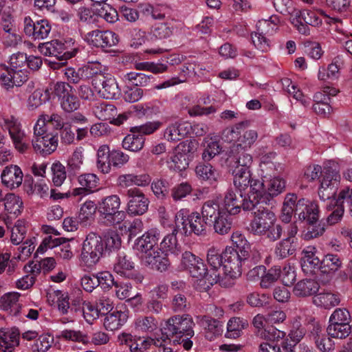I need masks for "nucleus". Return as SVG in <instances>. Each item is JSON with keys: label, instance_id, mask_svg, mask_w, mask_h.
<instances>
[{"label": "nucleus", "instance_id": "13d9d810", "mask_svg": "<svg viewBox=\"0 0 352 352\" xmlns=\"http://www.w3.org/2000/svg\"><path fill=\"white\" fill-rule=\"evenodd\" d=\"M150 32L156 39H166L173 34V28L168 23H157L152 26Z\"/></svg>", "mask_w": 352, "mask_h": 352}, {"label": "nucleus", "instance_id": "20e7f679", "mask_svg": "<svg viewBox=\"0 0 352 352\" xmlns=\"http://www.w3.org/2000/svg\"><path fill=\"white\" fill-rule=\"evenodd\" d=\"M201 217L197 212H190L194 234H202L208 223L212 224L214 231L219 234H226L230 230V221L220 210L217 200H208L204 202L201 210Z\"/></svg>", "mask_w": 352, "mask_h": 352}, {"label": "nucleus", "instance_id": "c03bdc74", "mask_svg": "<svg viewBox=\"0 0 352 352\" xmlns=\"http://www.w3.org/2000/svg\"><path fill=\"white\" fill-rule=\"evenodd\" d=\"M144 138L138 132L133 131L132 127L130 133L124 137L122 140V147L132 152H138L144 146Z\"/></svg>", "mask_w": 352, "mask_h": 352}, {"label": "nucleus", "instance_id": "37998d69", "mask_svg": "<svg viewBox=\"0 0 352 352\" xmlns=\"http://www.w3.org/2000/svg\"><path fill=\"white\" fill-rule=\"evenodd\" d=\"M134 329L139 332L150 333L158 328L157 320L151 316H140L133 322Z\"/></svg>", "mask_w": 352, "mask_h": 352}, {"label": "nucleus", "instance_id": "412c9836", "mask_svg": "<svg viewBox=\"0 0 352 352\" xmlns=\"http://www.w3.org/2000/svg\"><path fill=\"white\" fill-rule=\"evenodd\" d=\"M126 212L130 216L142 215L146 212L149 200L139 188L129 189L126 191Z\"/></svg>", "mask_w": 352, "mask_h": 352}, {"label": "nucleus", "instance_id": "1a4fd4ad", "mask_svg": "<svg viewBox=\"0 0 352 352\" xmlns=\"http://www.w3.org/2000/svg\"><path fill=\"white\" fill-rule=\"evenodd\" d=\"M263 182L258 179L252 180L248 188L254 193L252 201L245 204V208H252L261 203L266 204L270 197H276L285 188V180L279 176L267 178Z\"/></svg>", "mask_w": 352, "mask_h": 352}, {"label": "nucleus", "instance_id": "a18cd8bd", "mask_svg": "<svg viewBox=\"0 0 352 352\" xmlns=\"http://www.w3.org/2000/svg\"><path fill=\"white\" fill-rule=\"evenodd\" d=\"M318 290V284L311 279H304L298 281L293 289L295 296L306 297L313 295Z\"/></svg>", "mask_w": 352, "mask_h": 352}, {"label": "nucleus", "instance_id": "a211bd4d", "mask_svg": "<svg viewBox=\"0 0 352 352\" xmlns=\"http://www.w3.org/2000/svg\"><path fill=\"white\" fill-rule=\"evenodd\" d=\"M0 125L3 130L8 131L15 148L20 153H24L28 148V143L19 120L12 116H5L1 118Z\"/></svg>", "mask_w": 352, "mask_h": 352}, {"label": "nucleus", "instance_id": "0e129e2a", "mask_svg": "<svg viewBox=\"0 0 352 352\" xmlns=\"http://www.w3.org/2000/svg\"><path fill=\"white\" fill-rule=\"evenodd\" d=\"M52 181L54 186H60L67 177L65 167L60 162H54L50 168Z\"/></svg>", "mask_w": 352, "mask_h": 352}, {"label": "nucleus", "instance_id": "473e14b6", "mask_svg": "<svg viewBox=\"0 0 352 352\" xmlns=\"http://www.w3.org/2000/svg\"><path fill=\"white\" fill-rule=\"evenodd\" d=\"M301 267L306 274H312L316 270L320 269L321 261L316 256V249L313 246H308L302 251Z\"/></svg>", "mask_w": 352, "mask_h": 352}, {"label": "nucleus", "instance_id": "ddd939ff", "mask_svg": "<svg viewBox=\"0 0 352 352\" xmlns=\"http://www.w3.org/2000/svg\"><path fill=\"white\" fill-rule=\"evenodd\" d=\"M96 167L104 174L109 173L111 166L120 168L129 161V156L120 150H110L107 144L100 146L96 153Z\"/></svg>", "mask_w": 352, "mask_h": 352}, {"label": "nucleus", "instance_id": "2eb2a0df", "mask_svg": "<svg viewBox=\"0 0 352 352\" xmlns=\"http://www.w3.org/2000/svg\"><path fill=\"white\" fill-rule=\"evenodd\" d=\"M193 321L189 315L175 316L170 318L162 328V339L165 340L170 336H192Z\"/></svg>", "mask_w": 352, "mask_h": 352}, {"label": "nucleus", "instance_id": "5701e85b", "mask_svg": "<svg viewBox=\"0 0 352 352\" xmlns=\"http://www.w3.org/2000/svg\"><path fill=\"white\" fill-rule=\"evenodd\" d=\"M85 41L90 45L97 47H111L118 43V35L111 31L95 30L84 36Z\"/></svg>", "mask_w": 352, "mask_h": 352}, {"label": "nucleus", "instance_id": "9d476101", "mask_svg": "<svg viewBox=\"0 0 352 352\" xmlns=\"http://www.w3.org/2000/svg\"><path fill=\"white\" fill-rule=\"evenodd\" d=\"M104 252L101 236L89 233L82 243L78 262L85 270H92L102 258Z\"/></svg>", "mask_w": 352, "mask_h": 352}, {"label": "nucleus", "instance_id": "c9c22d12", "mask_svg": "<svg viewBox=\"0 0 352 352\" xmlns=\"http://www.w3.org/2000/svg\"><path fill=\"white\" fill-rule=\"evenodd\" d=\"M35 124L47 130L50 128L60 130L65 125L63 118L57 113H41Z\"/></svg>", "mask_w": 352, "mask_h": 352}, {"label": "nucleus", "instance_id": "cd10ccee", "mask_svg": "<svg viewBox=\"0 0 352 352\" xmlns=\"http://www.w3.org/2000/svg\"><path fill=\"white\" fill-rule=\"evenodd\" d=\"M1 179L6 187L13 190L22 184L23 173L19 166L11 164L4 168L1 174Z\"/></svg>", "mask_w": 352, "mask_h": 352}, {"label": "nucleus", "instance_id": "f3484780", "mask_svg": "<svg viewBox=\"0 0 352 352\" xmlns=\"http://www.w3.org/2000/svg\"><path fill=\"white\" fill-rule=\"evenodd\" d=\"M74 42L72 38L63 42L52 40L39 44L38 49L44 56H54L60 60H67L76 54V47H73Z\"/></svg>", "mask_w": 352, "mask_h": 352}, {"label": "nucleus", "instance_id": "f257e3e1", "mask_svg": "<svg viewBox=\"0 0 352 352\" xmlns=\"http://www.w3.org/2000/svg\"><path fill=\"white\" fill-rule=\"evenodd\" d=\"M207 262L212 271L220 273L217 283L227 287L233 280L241 276L243 266L248 258V252H236L232 246H227L223 252L217 247H211L207 252Z\"/></svg>", "mask_w": 352, "mask_h": 352}, {"label": "nucleus", "instance_id": "864d4df0", "mask_svg": "<svg viewBox=\"0 0 352 352\" xmlns=\"http://www.w3.org/2000/svg\"><path fill=\"white\" fill-rule=\"evenodd\" d=\"M320 270L322 273L333 274L342 267V262L337 255L327 254L321 263Z\"/></svg>", "mask_w": 352, "mask_h": 352}, {"label": "nucleus", "instance_id": "774afa93", "mask_svg": "<svg viewBox=\"0 0 352 352\" xmlns=\"http://www.w3.org/2000/svg\"><path fill=\"white\" fill-rule=\"evenodd\" d=\"M57 337L67 341L85 343L87 341V336L79 330L64 329L60 331Z\"/></svg>", "mask_w": 352, "mask_h": 352}, {"label": "nucleus", "instance_id": "58836bf2", "mask_svg": "<svg viewBox=\"0 0 352 352\" xmlns=\"http://www.w3.org/2000/svg\"><path fill=\"white\" fill-rule=\"evenodd\" d=\"M201 145L203 147L201 157L205 162H210L219 155L222 150L219 142L216 138L210 136L205 137Z\"/></svg>", "mask_w": 352, "mask_h": 352}, {"label": "nucleus", "instance_id": "09e8293b", "mask_svg": "<svg viewBox=\"0 0 352 352\" xmlns=\"http://www.w3.org/2000/svg\"><path fill=\"white\" fill-rule=\"evenodd\" d=\"M50 100V92L47 89H36L28 97L26 102L29 110H35Z\"/></svg>", "mask_w": 352, "mask_h": 352}, {"label": "nucleus", "instance_id": "6e6552de", "mask_svg": "<svg viewBox=\"0 0 352 352\" xmlns=\"http://www.w3.org/2000/svg\"><path fill=\"white\" fill-rule=\"evenodd\" d=\"M254 217L250 221L248 230L255 235L264 236L270 241L278 239L282 233L281 226L276 224L274 213L261 206H256Z\"/></svg>", "mask_w": 352, "mask_h": 352}, {"label": "nucleus", "instance_id": "49530a36", "mask_svg": "<svg viewBox=\"0 0 352 352\" xmlns=\"http://www.w3.org/2000/svg\"><path fill=\"white\" fill-rule=\"evenodd\" d=\"M159 252L165 255H177L180 252L176 234L174 232L166 234L160 244Z\"/></svg>", "mask_w": 352, "mask_h": 352}, {"label": "nucleus", "instance_id": "b1692460", "mask_svg": "<svg viewBox=\"0 0 352 352\" xmlns=\"http://www.w3.org/2000/svg\"><path fill=\"white\" fill-rule=\"evenodd\" d=\"M24 32L27 36L34 40H43L49 36L52 26L46 19L34 22L30 18L25 19Z\"/></svg>", "mask_w": 352, "mask_h": 352}, {"label": "nucleus", "instance_id": "dca6fc26", "mask_svg": "<svg viewBox=\"0 0 352 352\" xmlns=\"http://www.w3.org/2000/svg\"><path fill=\"white\" fill-rule=\"evenodd\" d=\"M34 151L43 155L54 152L58 144V136L47 129L37 124L34 126V136L32 141Z\"/></svg>", "mask_w": 352, "mask_h": 352}, {"label": "nucleus", "instance_id": "e433bc0d", "mask_svg": "<svg viewBox=\"0 0 352 352\" xmlns=\"http://www.w3.org/2000/svg\"><path fill=\"white\" fill-rule=\"evenodd\" d=\"M197 321L205 329L206 337L209 340L214 339L222 332V324L217 320L208 316H199Z\"/></svg>", "mask_w": 352, "mask_h": 352}, {"label": "nucleus", "instance_id": "69168bd1", "mask_svg": "<svg viewBox=\"0 0 352 352\" xmlns=\"http://www.w3.org/2000/svg\"><path fill=\"white\" fill-rule=\"evenodd\" d=\"M98 210V204L94 201L87 200L83 203L80 208L78 219L81 223H85L92 219Z\"/></svg>", "mask_w": 352, "mask_h": 352}, {"label": "nucleus", "instance_id": "a19ab883", "mask_svg": "<svg viewBox=\"0 0 352 352\" xmlns=\"http://www.w3.org/2000/svg\"><path fill=\"white\" fill-rule=\"evenodd\" d=\"M247 320L240 317L231 318L227 323V331L225 336L228 338L236 339L239 338L243 331L248 327Z\"/></svg>", "mask_w": 352, "mask_h": 352}, {"label": "nucleus", "instance_id": "603ef678", "mask_svg": "<svg viewBox=\"0 0 352 352\" xmlns=\"http://www.w3.org/2000/svg\"><path fill=\"white\" fill-rule=\"evenodd\" d=\"M311 335L317 348L320 351L329 352L333 349V342L329 337L321 333V330L319 327L314 328Z\"/></svg>", "mask_w": 352, "mask_h": 352}, {"label": "nucleus", "instance_id": "338daca9", "mask_svg": "<svg viewBox=\"0 0 352 352\" xmlns=\"http://www.w3.org/2000/svg\"><path fill=\"white\" fill-rule=\"evenodd\" d=\"M278 278L285 286H291L296 279V272L293 266L285 265L282 269L278 267Z\"/></svg>", "mask_w": 352, "mask_h": 352}, {"label": "nucleus", "instance_id": "f704fd0d", "mask_svg": "<svg viewBox=\"0 0 352 352\" xmlns=\"http://www.w3.org/2000/svg\"><path fill=\"white\" fill-rule=\"evenodd\" d=\"M20 296L21 294L16 292L5 294L0 298V308L12 315H19L21 309L19 303Z\"/></svg>", "mask_w": 352, "mask_h": 352}, {"label": "nucleus", "instance_id": "bb28decb", "mask_svg": "<svg viewBox=\"0 0 352 352\" xmlns=\"http://www.w3.org/2000/svg\"><path fill=\"white\" fill-rule=\"evenodd\" d=\"M20 333L14 327L0 329V352H13L19 345Z\"/></svg>", "mask_w": 352, "mask_h": 352}, {"label": "nucleus", "instance_id": "423d86ee", "mask_svg": "<svg viewBox=\"0 0 352 352\" xmlns=\"http://www.w3.org/2000/svg\"><path fill=\"white\" fill-rule=\"evenodd\" d=\"M181 264L188 270L192 278L194 287L199 291H206L211 285L216 284L220 279V273L216 274L212 267L208 272L204 261L191 253L185 252L182 254Z\"/></svg>", "mask_w": 352, "mask_h": 352}, {"label": "nucleus", "instance_id": "bf43d9fd", "mask_svg": "<svg viewBox=\"0 0 352 352\" xmlns=\"http://www.w3.org/2000/svg\"><path fill=\"white\" fill-rule=\"evenodd\" d=\"M26 222L23 219L17 220L11 230L10 241L13 245L20 244L26 234Z\"/></svg>", "mask_w": 352, "mask_h": 352}, {"label": "nucleus", "instance_id": "4468645a", "mask_svg": "<svg viewBox=\"0 0 352 352\" xmlns=\"http://www.w3.org/2000/svg\"><path fill=\"white\" fill-rule=\"evenodd\" d=\"M223 137L226 142L234 144L232 148L246 151L257 140L258 133L256 130L248 129L243 123H240L224 130Z\"/></svg>", "mask_w": 352, "mask_h": 352}, {"label": "nucleus", "instance_id": "c756f323", "mask_svg": "<svg viewBox=\"0 0 352 352\" xmlns=\"http://www.w3.org/2000/svg\"><path fill=\"white\" fill-rule=\"evenodd\" d=\"M1 200L3 201L4 210L8 217L16 218L22 214L24 205L20 196L14 193H8Z\"/></svg>", "mask_w": 352, "mask_h": 352}, {"label": "nucleus", "instance_id": "72a5a7b5", "mask_svg": "<svg viewBox=\"0 0 352 352\" xmlns=\"http://www.w3.org/2000/svg\"><path fill=\"white\" fill-rule=\"evenodd\" d=\"M197 177L209 184L217 183L220 178V173L210 164L199 163L195 169Z\"/></svg>", "mask_w": 352, "mask_h": 352}, {"label": "nucleus", "instance_id": "f8f14e48", "mask_svg": "<svg viewBox=\"0 0 352 352\" xmlns=\"http://www.w3.org/2000/svg\"><path fill=\"white\" fill-rule=\"evenodd\" d=\"M121 199L118 195L102 198L98 203V211L105 222L110 226H118L124 221L126 212L120 210Z\"/></svg>", "mask_w": 352, "mask_h": 352}, {"label": "nucleus", "instance_id": "79ce46f5", "mask_svg": "<svg viewBox=\"0 0 352 352\" xmlns=\"http://www.w3.org/2000/svg\"><path fill=\"white\" fill-rule=\"evenodd\" d=\"M135 263L124 252H120L115 261L113 270L120 276H129L134 269Z\"/></svg>", "mask_w": 352, "mask_h": 352}, {"label": "nucleus", "instance_id": "8fccbe9b", "mask_svg": "<svg viewBox=\"0 0 352 352\" xmlns=\"http://www.w3.org/2000/svg\"><path fill=\"white\" fill-rule=\"evenodd\" d=\"M297 247V239L296 238L287 237L278 243L275 254L280 258H283L289 255L293 254Z\"/></svg>", "mask_w": 352, "mask_h": 352}, {"label": "nucleus", "instance_id": "f03ea898", "mask_svg": "<svg viewBox=\"0 0 352 352\" xmlns=\"http://www.w3.org/2000/svg\"><path fill=\"white\" fill-rule=\"evenodd\" d=\"M160 236L161 232L158 228H150L135 240L133 249L143 265L163 272L167 269L169 262L159 252Z\"/></svg>", "mask_w": 352, "mask_h": 352}, {"label": "nucleus", "instance_id": "4d7b16f0", "mask_svg": "<svg viewBox=\"0 0 352 352\" xmlns=\"http://www.w3.org/2000/svg\"><path fill=\"white\" fill-rule=\"evenodd\" d=\"M119 226L120 231L122 233L128 234L130 239L140 234L144 229V223L140 219H135L129 222L125 221Z\"/></svg>", "mask_w": 352, "mask_h": 352}, {"label": "nucleus", "instance_id": "0eeeda50", "mask_svg": "<svg viewBox=\"0 0 352 352\" xmlns=\"http://www.w3.org/2000/svg\"><path fill=\"white\" fill-rule=\"evenodd\" d=\"M238 149L231 148L226 159L227 166L233 176L234 186L240 190L248 188L254 179L252 178L250 167L253 163L251 154L237 152Z\"/></svg>", "mask_w": 352, "mask_h": 352}, {"label": "nucleus", "instance_id": "e2e57ef3", "mask_svg": "<svg viewBox=\"0 0 352 352\" xmlns=\"http://www.w3.org/2000/svg\"><path fill=\"white\" fill-rule=\"evenodd\" d=\"M102 238L104 252L112 251L118 249L121 245V239L118 233L114 231L107 232Z\"/></svg>", "mask_w": 352, "mask_h": 352}, {"label": "nucleus", "instance_id": "c85d7f7f", "mask_svg": "<svg viewBox=\"0 0 352 352\" xmlns=\"http://www.w3.org/2000/svg\"><path fill=\"white\" fill-rule=\"evenodd\" d=\"M189 210L180 209L175 216V230L177 233L184 236H189L194 233L193 223Z\"/></svg>", "mask_w": 352, "mask_h": 352}, {"label": "nucleus", "instance_id": "9b49d317", "mask_svg": "<svg viewBox=\"0 0 352 352\" xmlns=\"http://www.w3.org/2000/svg\"><path fill=\"white\" fill-rule=\"evenodd\" d=\"M239 190L240 193H237L232 189L228 190L225 193L222 207L220 206V210L225 214L226 218L230 221V228L232 226L231 215L239 214L241 208L244 210H251L254 209L256 206L254 205L252 208H246L245 204L252 201L254 193L251 192L250 188Z\"/></svg>", "mask_w": 352, "mask_h": 352}, {"label": "nucleus", "instance_id": "4be33fe9", "mask_svg": "<svg viewBox=\"0 0 352 352\" xmlns=\"http://www.w3.org/2000/svg\"><path fill=\"white\" fill-rule=\"evenodd\" d=\"M120 345H126L131 352H144L153 345L157 344L155 339L150 336H140L122 332L118 336Z\"/></svg>", "mask_w": 352, "mask_h": 352}, {"label": "nucleus", "instance_id": "ea45409f", "mask_svg": "<svg viewBox=\"0 0 352 352\" xmlns=\"http://www.w3.org/2000/svg\"><path fill=\"white\" fill-rule=\"evenodd\" d=\"M102 82V89L98 94L103 98L111 100L117 98L120 94L118 82L114 77H104Z\"/></svg>", "mask_w": 352, "mask_h": 352}, {"label": "nucleus", "instance_id": "6ab92c4d", "mask_svg": "<svg viewBox=\"0 0 352 352\" xmlns=\"http://www.w3.org/2000/svg\"><path fill=\"white\" fill-rule=\"evenodd\" d=\"M54 89L63 111L71 113L79 109L80 106V100L76 96L75 90L68 83L57 82Z\"/></svg>", "mask_w": 352, "mask_h": 352}, {"label": "nucleus", "instance_id": "393cba45", "mask_svg": "<svg viewBox=\"0 0 352 352\" xmlns=\"http://www.w3.org/2000/svg\"><path fill=\"white\" fill-rule=\"evenodd\" d=\"M296 214L300 220L306 221L312 224L319 218L318 206L314 201L304 198L300 199L296 204Z\"/></svg>", "mask_w": 352, "mask_h": 352}, {"label": "nucleus", "instance_id": "4c0bfd02", "mask_svg": "<svg viewBox=\"0 0 352 352\" xmlns=\"http://www.w3.org/2000/svg\"><path fill=\"white\" fill-rule=\"evenodd\" d=\"M340 302L338 295L329 291L319 292L313 298V302L316 306L326 309H330L338 305Z\"/></svg>", "mask_w": 352, "mask_h": 352}, {"label": "nucleus", "instance_id": "39448f33", "mask_svg": "<svg viewBox=\"0 0 352 352\" xmlns=\"http://www.w3.org/2000/svg\"><path fill=\"white\" fill-rule=\"evenodd\" d=\"M321 175L318 195L321 200L329 199L336 193L339 186L341 176L338 164L335 162H329L324 167L318 164L309 166L304 173V177L309 182L318 178Z\"/></svg>", "mask_w": 352, "mask_h": 352}, {"label": "nucleus", "instance_id": "a878e982", "mask_svg": "<svg viewBox=\"0 0 352 352\" xmlns=\"http://www.w3.org/2000/svg\"><path fill=\"white\" fill-rule=\"evenodd\" d=\"M28 80V72L25 69H10L0 76V84L7 90L21 87Z\"/></svg>", "mask_w": 352, "mask_h": 352}, {"label": "nucleus", "instance_id": "680f3d73", "mask_svg": "<svg viewBox=\"0 0 352 352\" xmlns=\"http://www.w3.org/2000/svg\"><path fill=\"white\" fill-rule=\"evenodd\" d=\"M327 331L331 338L344 339L351 333V326L349 324H329Z\"/></svg>", "mask_w": 352, "mask_h": 352}, {"label": "nucleus", "instance_id": "7c9ffc66", "mask_svg": "<svg viewBox=\"0 0 352 352\" xmlns=\"http://www.w3.org/2000/svg\"><path fill=\"white\" fill-rule=\"evenodd\" d=\"M129 318V311L126 308L115 309L108 312L104 319V327L109 331L120 328Z\"/></svg>", "mask_w": 352, "mask_h": 352}, {"label": "nucleus", "instance_id": "052dcab7", "mask_svg": "<svg viewBox=\"0 0 352 352\" xmlns=\"http://www.w3.org/2000/svg\"><path fill=\"white\" fill-rule=\"evenodd\" d=\"M340 66L338 60H334L325 69L324 67H320L318 72V78L319 80L325 81L328 79L335 80L338 78Z\"/></svg>", "mask_w": 352, "mask_h": 352}, {"label": "nucleus", "instance_id": "3c124183", "mask_svg": "<svg viewBox=\"0 0 352 352\" xmlns=\"http://www.w3.org/2000/svg\"><path fill=\"white\" fill-rule=\"evenodd\" d=\"M297 202V196L295 194L285 196L280 215L282 221L288 223L291 221L294 210L296 212Z\"/></svg>", "mask_w": 352, "mask_h": 352}, {"label": "nucleus", "instance_id": "7ed1b4c3", "mask_svg": "<svg viewBox=\"0 0 352 352\" xmlns=\"http://www.w3.org/2000/svg\"><path fill=\"white\" fill-rule=\"evenodd\" d=\"M160 236L161 232L158 228H150L135 240L133 249L143 265L163 272L167 269L169 262L159 252Z\"/></svg>", "mask_w": 352, "mask_h": 352}, {"label": "nucleus", "instance_id": "de8ad7c7", "mask_svg": "<svg viewBox=\"0 0 352 352\" xmlns=\"http://www.w3.org/2000/svg\"><path fill=\"white\" fill-rule=\"evenodd\" d=\"M282 83L287 91L302 106L307 107L310 105L311 98L305 95L289 78L283 79Z\"/></svg>", "mask_w": 352, "mask_h": 352}, {"label": "nucleus", "instance_id": "2f4dec72", "mask_svg": "<svg viewBox=\"0 0 352 352\" xmlns=\"http://www.w3.org/2000/svg\"><path fill=\"white\" fill-rule=\"evenodd\" d=\"M190 123L187 121H178L169 125L164 131V137L169 142L182 140L189 134Z\"/></svg>", "mask_w": 352, "mask_h": 352}, {"label": "nucleus", "instance_id": "5fc2aeb1", "mask_svg": "<svg viewBox=\"0 0 352 352\" xmlns=\"http://www.w3.org/2000/svg\"><path fill=\"white\" fill-rule=\"evenodd\" d=\"M153 78L151 75L136 72H130L123 76L124 80L131 83L136 87L148 86Z\"/></svg>", "mask_w": 352, "mask_h": 352}, {"label": "nucleus", "instance_id": "aec40b11", "mask_svg": "<svg viewBox=\"0 0 352 352\" xmlns=\"http://www.w3.org/2000/svg\"><path fill=\"white\" fill-rule=\"evenodd\" d=\"M194 151L195 146L192 142L187 140L180 142L167 162L168 168L177 172L186 170L189 165L190 154Z\"/></svg>", "mask_w": 352, "mask_h": 352}, {"label": "nucleus", "instance_id": "6e6d98bb", "mask_svg": "<svg viewBox=\"0 0 352 352\" xmlns=\"http://www.w3.org/2000/svg\"><path fill=\"white\" fill-rule=\"evenodd\" d=\"M94 113L102 120H111L116 114V107L111 104L100 103L96 105L93 109Z\"/></svg>", "mask_w": 352, "mask_h": 352}]
</instances>
